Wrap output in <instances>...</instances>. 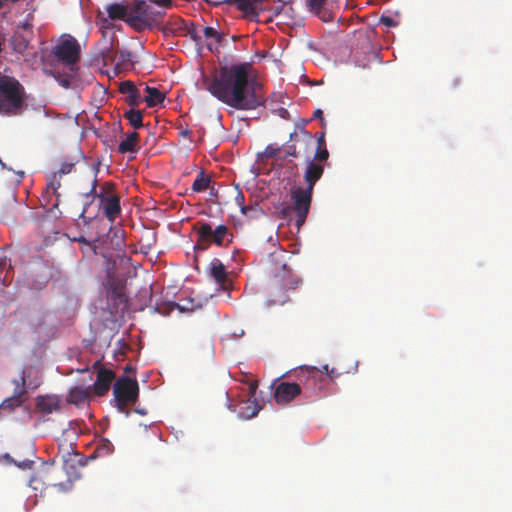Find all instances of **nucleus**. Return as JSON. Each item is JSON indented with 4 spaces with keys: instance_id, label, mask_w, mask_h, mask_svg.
Masks as SVG:
<instances>
[{
    "instance_id": "obj_8",
    "label": "nucleus",
    "mask_w": 512,
    "mask_h": 512,
    "mask_svg": "<svg viewBox=\"0 0 512 512\" xmlns=\"http://www.w3.org/2000/svg\"><path fill=\"white\" fill-rule=\"evenodd\" d=\"M284 158H301L306 160L313 154V135L305 128L290 133L289 141L283 145Z\"/></svg>"
},
{
    "instance_id": "obj_15",
    "label": "nucleus",
    "mask_w": 512,
    "mask_h": 512,
    "mask_svg": "<svg viewBox=\"0 0 512 512\" xmlns=\"http://www.w3.org/2000/svg\"><path fill=\"white\" fill-rule=\"evenodd\" d=\"M301 394V388L297 382H280L274 390L273 397L277 404L286 405Z\"/></svg>"
},
{
    "instance_id": "obj_9",
    "label": "nucleus",
    "mask_w": 512,
    "mask_h": 512,
    "mask_svg": "<svg viewBox=\"0 0 512 512\" xmlns=\"http://www.w3.org/2000/svg\"><path fill=\"white\" fill-rule=\"evenodd\" d=\"M113 394L119 411L125 412L136 403L139 396V385L136 379L126 376L118 378L113 387Z\"/></svg>"
},
{
    "instance_id": "obj_47",
    "label": "nucleus",
    "mask_w": 512,
    "mask_h": 512,
    "mask_svg": "<svg viewBox=\"0 0 512 512\" xmlns=\"http://www.w3.org/2000/svg\"><path fill=\"white\" fill-rule=\"evenodd\" d=\"M110 20H111V19H110L109 17H107V18H102V20H101V21H102V27H103V28H110V26H111V22H110Z\"/></svg>"
},
{
    "instance_id": "obj_42",
    "label": "nucleus",
    "mask_w": 512,
    "mask_h": 512,
    "mask_svg": "<svg viewBox=\"0 0 512 512\" xmlns=\"http://www.w3.org/2000/svg\"><path fill=\"white\" fill-rule=\"evenodd\" d=\"M258 387V384L256 381H253L249 384V387H248V395H249V398L248 399H255V393H256V389Z\"/></svg>"
},
{
    "instance_id": "obj_33",
    "label": "nucleus",
    "mask_w": 512,
    "mask_h": 512,
    "mask_svg": "<svg viewBox=\"0 0 512 512\" xmlns=\"http://www.w3.org/2000/svg\"><path fill=\"white\" fill-rule=\"evenodd\" d=\"M283 152V146H278L274 144L268 145L264 150V155L267 158H272L275 160H284V155L281 156V153Z\"/></svg>"
},
{
    "instance_id": "obj_14",
    "label": "nucleus",
    "mask_w": 512,
    "mask_h": 512,
    "mask_svg": "<svg viewBox=\"0 0 512 512\" xmlns=\"http://www.w3.org/2000/svg\"><path fill=\"white\" fill-rule=\"evenodd\" d=\"M105 65L116 63V66L125 67L132 64V53L128 50L114 51L113 42H106L100 50Z\"/></svg>"
},
{
    "instance_id": "obj_19",
    "label": "nucleus",
    "mask_w": 512,
    "mask_h": 512,
    "mask_svg": "<svg viewBox=\"0 0 512 512\" xmlns=\"http://www.w3.org/2000/svg\"><path fill=\"white\" fill-rule=\"evenodd\" d=\"M119 92L126 95V102L131 107H137L143 101L140 91L130 80L122 81L119 84Z\"/></svg>"
},
{
    "instance_id": "obj_34",
    "label": "nucleus",
    "mask_w": 512,
    "mask_h": 512,
    "mask_svg": "<svg viewBox=\"0 0 512 512\" xmlns=\"http://www.w3.org/2000/svg\"><path fill=\"white\" fill-rule=\"evenodd\" d=\"M307 6L310 11L314 12L318 15L322 20L326 21L324 17L321 16L322 8L326 3V0H306Z\"/></svg>"
},
{
    "instance_id": "obj_5",
    "label": "nucleus",
    "mask_w": 512,
    "mask_h": 512,
    "mask_svg": "<svg viewBox=\"0 0 512 512\" xmlns=\"http://www.w3.org/2000/svg\"><path fill=\"white\" fill-rule=\"evenodd\" d=\"M164 15V10L153 7L145 0H134L128 25L137 32L152 30L161 24Z\"/></svg>"
},
{
    "instance_id": "obj_35",
    "label": "nucleus",
    "mask_w": 512,
    "mask_h": 512,
    "mask_svg": "<svg viewBox=\"0 0 512 512\" xmlns=\"http://www.w3.org/2000/svg\"><path fill=\"white\" fill-rule=\"evenodd\" d=\"M203 35L207 39H214L216 43H220L224 37L223 34L219 33L215 28L209 26L203 29Z\"/></svg>"
},
{
    "instance_id": "obj_2",
    "label": "nucleus",
    "mask_w": 512,
    "mask_h": 512,
    "mask_svg": "<svg viewBox=\"0 0 512 512\" xmlns=\"http://www.w3.org/2000/svg\"><path fill=\"white\" fill-rule=\"evenodd\" d=\"M321 177V167L310 163L309 167L304 169L303 179L305 181V187H294L291 190V199L293 201L292 210L296 214V226L298 229L306 221L312 202L314 186Z\"/></svg>"
},
{
    "instance_id": "obj_10",
    "label": "nucleus",
    "mask_w": 512,
    "mask_h": 512,
    "mask_svg": "<svg viewBox=\"0 0 512 512\" xmlns=\"http://www.w3.org/2000/svg\"><path fill=\"white\" fill-rule=\"evenodd\" d=\"M301 394L306 398L317 396L323 389L324 376L316 367H301L295 372Z\"/></svg>"
},
{
    "instance_id": "obj_22",
    "label": "nucleus",
    "mask_w": 512,
    "mask_h": 512,
    "mask_svg": "<svg viewBox=\"0 0 512 512\" xmlns=\"http://www.w3.org/2000/svg\"><path fill=\"white\" fill-rule=\"evenodd\" d=\"M208 275L211 278H213L214 281L217 284H219L221 287H225L227 280H228V276H227L225 266L219 259L214 258L210 262L209 268H208Z\"/></svg>"
},
{
    "instance_id": "obj_45",
    "label": "nucleus",
    "mask_w": 512,
    "mask_h": 512,
    "mask_svg": "<svg viewBox=\"0 0 512 512\" xmlns=\"http://www.w3.org/2000/svg\"><path fill=\"white\" fill-rule=\"evenodd\" d=\"M315 136L317 138L318 148L326 147V144H325V133L324 132L316 133Z\"/></svg>"
},
{
    "instance_id": "obj_12",
    "label": "nucleus",
    "mask_w": 512,
    "mask_h": 512,
    "mask_svg": "<svg viewBox=\"0 0 512 512\" xmlns=\"http://www.w3.org/2000/svg\"><path fill=\"white\" fill-rule=\"evenodd\" d=\"M32 17L28 15L26 20L19 24L13 35L10 38V44L13 51L19 54H24L30 47V43L34 38L33 24L31 22Z\"/></svg>"
},
{
    "instance_id": "obj_26",
    "label": "nucleus",
    "mask_w": 512,
    "mask_h": 512,
    "mask_svg": "<svg viewBox=\"0 0 512 512\" xmlns=\"http://www.w3.org/2000/svg\"><path fill=\"white\" fill-rule=\"evenodd\" d=\"M145 91L147 95L144 97V101L148 107H155L164 102L165 94L159 91L157 88L146 85Z\"/></svg>"
},
{
    "instance_id": "obj_40",
    "label": "nucleus",
    "mask_w": 512,
    "mask_h": 512,
    "mask_svg": "<svg viewBox=\"0 0 512 512\" xmlns=\"http://www.w3.org/2000/svg\"><path fill=\"white\" fill-rule=\"evenodd\" d=\"M150 2L156 4L159 8L163 10L164 8H168L172 5L171 0H149Z\"/></svg>"
},
{
    "instance_id": "obj_32",
    "label": "nucleus",
    "mask_w": 512,
    "mask_h": 512,
    "mask_svg": "<svg viewBox=\"0 0 512 512\" xmlns=\"http://www.w3.org/2000/svg\"><path fill=\"white\" fill-rule=\"evenodd\" d=\"M183 24H184V21L182 18L180 17H175V18H172L171 20H169L168 22H166L162 27H161V30L165 33V34H175L177 33L178 31L182 30L183 29Z\"/></svg>"
},
{
    "instance_id": "obj_56",
    "label": "nucleus",
    "mask_w": 512,
    "mask_h": 512,
    "mask_svg": "<svg viewBox=\"0 0 512 512\" xmlns=\"http://www.w3.org/2000/svg\"><path fill=\"white\" fill-rule=\"evenodd\" d=\"M228 408H229L230 410H233V409H232V405H231V404H229V405H228Z\"/></svg>"
},
{
    "instance_id": "obj_49",
    "label": "nucleus",
    "mask_w": 512,
    "mask_h": 512,
    "mask_svg": "<svg viewBox=\"0 0 512 512\" xmlns=\"http://www.w3.org/2000/svg\"><path fill=\"white\" fill-rule=\"evenodd\" d=\"M190 133H191V132H190V130H189V129H183V130H180V131H179V134H180V136H182V137H188V136L190 135Z\"/></svg>"
},
{
    "instance_id": "obj_1",
    "label": "nucleus",
    "mask_w": 512,
    "mask_h": 512,
    "mask_svg": "<svg viewBox=\"0 0 512 512\" xmlns=\"http://www.w3.org/2000/svg\"><path fill=\"white\" fill-rule=\"evenodd\" d=\"M250 64L221 66L209 80L206 89L219 101L237 110H254L264 105L263 87L250 78Z\"/></svg>"
},
{
    "instance_id": "obj_41",
    "label": "nucleus",
    "mask_w": 512,
    "mask_h": 512,
    "mask_svg": "<svg viewBox=\"0 0 512 512\" xmlns=\"http://www.w3.org/2000/svg\"><path fill=\"white\" fill-rule=\"evenodd\" d=\"M6 265H7L6 258L5 257L0 258V281H2L4 285L7 282V275L2 277V272H3L4 268L6 267ZM6 274H8V272Z\"/></svg>"
},
{
    "instance_id": "obj_21",
    "label": "nucleus",
    "mask_w": 512,
    "mask_h": 512,
    "mask_svg": "<svg viewBox=\"0 0 512 512\" xmlns=\"http://www.w3.org/2000/svg\"><path fill=\"white\" fill-rule=\"evenodd\" d=\"M227 2L235 4L238 10L242 11L246 17L252 19L258 16L263 0H227Z\"/></svg>"
},
{
    "instance_id": "obj_54",
    "label": "nucleus",
    "mask_w": 512,
    "mask_h": 512,
    "mask_svg": "<svg viewBox=\"0 0 512 512\" xmlns=\"http://www.w3.org/2000/svg\"><path fill=\"white\" fill-rule=\"evenodd\" d=\"M308 122H309V120H304V121H302V124H303V125H302V127L304 128V125H305L306 123H308Z\"/></svg>"
},
{
    "instance_id": "obj_16",
    "label": "nucleus",
    "mask_w": 512,
    "mask_h": 512,
    "mask_svg": "<svg viewBox=\"0 0 512 512\" xmlns=\"http://www.w3.org/2000/svg\"><path fill=\"white\" fill-rule=\"evenodd\" d=\"M55 472H58L53 465H43V467L30 479L29 485L34 489H41L39 484L41 483L45 487H62V483H57L53 478Z\"/></svg>"
},
{
    "instance_id": "obj_36",
    "label": "nucleus",
    "mask_w": 512,
    "mask_h": 512,
    "mask_svg": "<svg viewBox=\"0 0 512 512\" xmlns=\"http://www.w3.org/2000/svg\"><path fill=\"white\" fill-rule=\"evenodd\" d=\"M60 178H61V176L59 174H57L56 172H54L50 176L49 181H48V185H47L48 188L51 189L53 191V193L56 194L57 196H59L57 191L61 187Z\"/></svg>"
},
{
    "instance_id": "obj_13",
    "label": "nucleus",
    "mask_w": 512,
    "mask_h": 512,
    "mask_svg": "<svg viewBox=\"0 0 512 512\" xmlns=\"http://www.w3.org/2000/svg\"><path fill=\"white\" fill-rule=\"evenodd\" d=\"M93 367L97 368V376L94 384L91 386L92 392L99 397L105 396L109 392L116 374L111 369L101 367L99 361L95 362Z\"/></svg>"
},
{
    "instance_id": "obj_38",
    "label": "nucleus",
    "mask_w": 512,
    "mask_h": 512,
    "mask_svg": "<svg viewBox=\"0 0 512 512\" xmlns=\"http://www.w3.org/2000/svg\"><path fill=\"white\" fill-rule=\"evenodd\" d=\"M74 166L75 164L72 162H63L56 173L62 177L63 175L71 173L74 169Z\"/></svg>"
},
{
    "instance_id": "obj_50",
    "label": "nucleus",
    "mask_w": 512,
    "mask_h": 512,
    "mask_svg": "<svg viewBox=\"0 0 512 512\" xmlns=\"http://www.w3.org/2000/svg\"><path fill=\"white\" fill-rule=\"evenodd\" d=\"M87 211V207H84L82 213L80 214V217L84 218V214L86 213Z\"/></svg>"
},
{
    "instance_id": "obj_7",
    "label": "nucleus",
    "mask_w": 512,
    "mask_h": 512,
    "mask_svg": "<svg viewBox=\"0 0 512 512\" xmlns=\"http://www.w3.org/2000/svg\"><path fill=\"white\" fill-rule=\"evenodd\" d=\"M197 234L196 248L201 250H206L212 243L220 247H226L233 240L232 232L225 225H218L213 229L209 223H199Z\"/></svg>"
},
{
    "instance_id": "obj_52",
    "label": "nucleus",
    "mask_w": 512,
    "mask_h": 512,
    "mask_svg": "<svg viewBox=\"0 0 512 512\" xmlns=\"http://www.w3.org/2000/svg\"><path fill=\"white\" fill-rule=\"evenodd\" d=\"M136 412H138V413H140V414H142V415H144V414H145V412H144V411H142V409L136 410Z\"/></svg>"
},
{
    "instance_id": "obj_30",
    "label": "nucleus",
    "mask_w": 512,
    "mask_h": 512,
    "mask_svg": "<svg viewBox=\"0 0 512 512\" xmlns=\"http://www.w3.org/2000/svg\"><path fill=\"white\" fill-rule=\"evenodd\" d=\"M124 117L135 129H139L143 126V113L140 110H135L132 107L130 110L124 113Z\"/></svg>"
},
{
    "instance_id": "obj_31",
    "label": "nucleus",
    "mask_w": 512,
    "mask_h": 512,
    "mask_svg": "<svg viewBox=\"0 0 512 512\" xmlns=\"http://www.w3.org/2000/svg\"><path fill=\"white\" fill-rule=\"evenodd\" d=\"M210 182V177L201 170L192 184V190L194 192H203L209 188Z\"/></svg>"
},
{
    "instance_id": "obj_6",
    "label": "nucleus",
    "mask_w": 512,
    "mask_h": 512,
    "mask_svg": "<svg viewBox=\"0 0 512 512\" xmlns=\"http://www.w3.org/2000/svg\"><path fill=\"white\" fill-rule=\"evenodd\" d=\"M87 169L89 177L91 178V188L86 196H93L94 198H98L100 200L99 207L103 210L104 215L110 222H114L121 213L119 196L117 193H110L109 195L98 193L96 188L98 185L97 176L99 173V168L95 165H91L88 166Z\"/></svg>"
},
{
    "instance_id": "obj_37",
    "label": "nucleus",
    "mask_w": 512,
    "mask_h": 512,
    "mask_svg": "<svg viewBox=\"0 0 512 512\" xmlns=\"http://www.w3.org/2000/svg\"><path fill=\"white\" fill-rule=\"evenodd\" d=\"M235 201L241 208V212L244 215H247L249 211L254 210L255 208L253 206H245L244 203V195L242 192H238L237 196L235 197Z\"/></svg>"
},
{
    "instance_id": "obj_27",
    "label": "nucleus",
    "mask_w": 512,
    "mask_h": 512,
    "mask_svg": "<svg viewBox=\"0 0 512 512\" xmlns=\"http://www.w3.org/2000/svg\"><path fill=\"white\" fill-rule=\"evenodd\" d=\"M91 391V387L76 386L70 390L69 400L74 404H81L89 399Z\"/></svg>"
},
{
    "instance_id": "obj_48",
    "label": "nucleus",
    "mask_w": 512,
    "mask_h": 512,
    "mask_svg": "<svg viewBox=\"0 0 512 512\" xmlns=\"http://www.w3.org/2000/svg\"><path fill=\"white\" fill-rule=\"evenodd\" d=\"M338 375H339V373H337V372L335 371V369H333V368H332V369H330V371H329V372H327V376H328L330 379H333V378L337 377Z\"/></svg>"
},
{
    "instance_id": "obj_53",
    "label": "nucleus",
    "mask_w": 512,
    "mask_h": 512,
    "mask_svg": "<svg viewBox=\"0 0 512 512\" xmlns=\"http://www.w3.org/2000/svg\"><path fill=\"white\" fill-rule=\"evenodd\" d=\"M136 412H138V413H140V414H142V415H144V414H145V412H144V411H142V409L136 410Z\"/></svg>"
},
{
    "instance_id": "obj_17",
    "label": "nucleus",
    "mask_w": 512,
    "mask_h": 512,
    "mask_svg": "<svg viewBox=\"0 0 512 512\" xmlns=\"http://www.w3.org/2000/svg\"><path fill=\"white\" fill-rule=\"evenodd\" d=\"M13 383L15 384L14 393L0 404V409L2 410L8 409L12 411L20 407L25 400L27 391L25 388L26 380L24 375L21 376L20 380H14Z\"/></svg>"
},
{
    "instance_id": "obj_18",
    "label": "nucleus",
    "mask_w": 512,
    "mask_h": 512,
    "mask_svg": "<svg viewBox=\"0 0 512 512\" xmlns=\"http://www.w3.org/2000/svg\"><path fill=\"white\" fill-rule=\"evenodd\" d=\"M107 297L113 302L116 307L122 306L125 309L128 304V299L125 294L124 284L115 278L110 279L106 284Z\"/></svg>"
},
{
    "instance_id": "obj_25",
    "label": "nucleus",
    "mask_w": 512,
    "mask_h": 512,
    "mask_svg": "<svg viewBox=\"0 0 512 512\" xmlns=\"http://www.w3.org/2000/svg\"><path fill=\"white\" fill-rule=\"evenodd\" d=\"M139 140V134L137 132H131L119 143L118 151L122 154L128 152H136L137 144Z\"/></svg>"
},
{
    "instance_id": "obj_51",
    "label": "nucleus",
    "mask_w": 512,
    "mask_h": 512,
    "mask_svg": "<svg viewBox=\"0 0 512 512\" xmlns=\"http://www.w3.org/2000/svg\"><path fill=\"white\" fill-rule=\"evenodd\" d=\"M323 369H324V371H325V373H326V374H327V372H329V371H330V369H329L328 365H325V366L323 367Z\"/></svg>"
},
{
    "instance_id": "obj_11",
    "label": "nucleus",
    "mask_w": 512,
    "mask_h": 512,
    "mask_svg": "<svg viewBox=\"0 0 512 512\" xmlns=\"http://www.w3.org/2000/svg\"><path fill=\"white\" fill-rule=\"evenodd\" d=\"M52 54L61 64L72 66L77 64L80 60L81 47L75 37L64 35L54 46Z\"/></svg>"
},
{
    "instance_id": "obj_20",
    "label": "nucleus",
    "mask_w": 512,
    "mask_h": 512,
    "mask_svg": "<svg viewBox=\"0 0 512 512\" xmlns=\"http://www.w3.org/2000/svg\"><path fill=\"white\" fill-rule=\"evenodd\" d=\"M106 11L111 20H123L128 24L132 12V2L109 4L106 6Z\"/></svg>"
},
{
    "instance_id": "obj_46",
    "label": "nucleus",
    "mask_w": 512,
    "mask_h": 512,
    "mask_svg": "<svg viewBox=\"0 0 512 512\" xmlns=\"http://www.w3.org/2000/svg\"><path fill=\"white\" fill-rule=\"evenodd\" d=\"M34 462L32 460H24L22 462L16 463V465L21 469H31Z\"/></svg>"
},
{
    "instance_id": "obj_3",
    "label": "nucleus",
    "mask_w": 512,
    "mask_h": 512,
    "mask_svg": "<svg viewBox=\"0 0 512 512\" xmlns=\"http://www.w3.org/2000/svg\"><path fill=\"white\" fill-rule=\"evenodd\" d=\"M299 282V278L292 270L288 268L286 264H282L279 271H277L268 282L265 305L267 307H273L287 303L290 300L289 291L295 290Z\"/></svg>"
},
{
    "instance_id": "obj_43",
    "label": "nucleus",
    "mask_w": 512,
    "mask_h": 512,
    "mask_svg": "<svg viewBox=\"0 0 512 512\" xmlns=\"http://www.w3.org/2000/svg\"><path fill=\"white\" fill-rule=\"evenodd\" d=\"M313 119H319L321 121V125L324 128L326 125L325 119L323 118V111L321 109H316L313 114Z\"/></svg>"
},
{
    "instance_id": "obj_44",
    "label": "nucleus",
    "mask_w": 512,
    "mask_h": 512,
    "mask_svg": "<svg viewBox=\"0 0 512 512\" xmlns=\"http://www.w3.org/2000/svg\"><path fill=\"white\" fill-rule=\"evenodd\" d=\"M380 22L382 24L386 25L387 27H393L396 25L395 21L391 17H388V16H382L380 18Z\"/></svg>"
},
{
    "instance_id": "obj_28",
    "label": "nucleus",
    "mask_w": 512,
    "mask_h": 512,
    "mask_svg": "<svg viewBox=\"0 0 512 512\" xmlns=\"http://www.w3.org/2000/svg\"><path fill=\"white\" fill-rule=\"evenodd\" d=\"M329 158V151L326 147L317 148V150L314 152L313 157L310 156L309 159L306 161L305 169H307L310 165V163H314L315 165H318L322 169V174L324 173V165L323 162L327 161Z\"/></svg>"
},
{
    "instance_id": "obj_29",
    "label": "nucleus",
    "mask_w": 512,
    "mask_h": 512,
    "mask_svg": "<svg viewBox=\"0 0 512 512\" xmlns=\"http://www.w3.org/2000/svg\"><path fill=\"white\" fill-rule=\"evenodd\" d=\"M114 446L110 440L102 438L100 439L95 447L93 456L94 457H106L113 453Z\"/></svg>"
},
{
    "instance_id": "obj_24",
    "label": "nucleus",
    "mask_w": 512,
    "mask_h": 512,
    "mask_svg": "<svg viewBox=\"0 0 512 512\" xmlns=\"http://www.w3.org/2000/svg\"><path fill=\"white\" fill-rule=\"evenodd\" d=\"M260 408L261 407L258 405L255 399H248L246 401H242L239 409V416L243 419H251L257 416L258 412L260 411Z\"/></svg>"
},
{
    "instance_id": "obj_39",
    "label": "nucleus",
    "mask_w": 512,
    "mask_h": 512,
    "mask_svg": "<svg viewBox=\"0 0 512 512\" xmlns=\"http://www.w3.org/2000/svg\"><path fill=\"white\" fill-rule=\"evenodd\" d=\"M99 193H104V195H109L110 193H116L114 184L111 182H104L100 188Z\"/></svg>"
},
{
    "instance_id": "obj_55",
    "label": "nucleus",
    "mask_w": 512,
    "mask_h": 512,
    "mask_svg": "<svg viewBox=\"0 0 512 512\" xmlns=\"http://www.w3.org/2000/svg\"><path fill=\"white\" fill-rule=\"evenodd\" d=\"M3 2H4V0H0V9H1V8H2V6H3Z\"/></svg>"
},
{
    "instance_id": "obj_23",
    "label": "nucleus",
    "mask_w": 512,
    "mask_h": 512,
    "mask_svg": "<svg viewBox=\"0 0 512 512\" xmlns=\"http://www.w3.org/2000/svg\"><path fill=\"white\" fill-rule=\"evenodd\" d=\"M36 407L43 413H52L60 408V401L55 396H38Z\"/></svg>"
},
{
    "instance_id": "obj_4",
    "label": "nucleus",
    "mask_w": 512,
    "mask_h": 512,
    "mask_svg": "<svg viewBox=\"0 0 512 512\" xmlns=\"http://www.w3.org/2000/svg\"><path fill=\"white\" fill-rule=\"evenodd\" d=\"M24 104V88L14 77H0V113L17 115Z\"/></svg>"
}]
</instances>
